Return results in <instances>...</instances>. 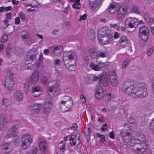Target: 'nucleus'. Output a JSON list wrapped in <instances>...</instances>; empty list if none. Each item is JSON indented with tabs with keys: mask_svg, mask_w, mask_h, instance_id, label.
Returning <instances> with one entry per match:
<instances>
[{
	"mask_svg": "<svg viewBox=\"0 0 154 154\" xmlns=\"http://www.w3.org/2000/svg\"><path fill=\"white\" fill-rule=\"evenodd\" d=\"M111 84L113 87L116 86L118 84V81L117 78L110 79Z\"/></svg>",
	"mask_w": 154,
	"mask_h": 154,
	"instance_id": "44",
	"label": "nucleus"
},
{
	"mask_svg": "<svg viewBox=\"0 0 154 154\" xmlns=\"http://www.w3.org/2000/svg\"><path fill=\"white\" fill-rule=\"evenodd\" d=\"M99 77H100V79L99 81V82L104 79L106 80V79L108 78L106 74L104 72L103 73L99 75Z\"/></svg>",
	"mask_w": 154,
	"mask_h": 154,
	"instance_id": "36",
	"label": "nucleus"
},
{
	"mask_svg": "<svg viewBox=\"0 0 154 154\" xmlns=\"http://www.w3.org/2000/svg\"><path fill=\"white\" fill-rule=\"evenodd\" d=\"M8 36L6 35H4L2 37L1 41L2 43H5L7 41Z\"/></svg>",
	"mask_w": 154,
	"mask_h": 154,
	"instance_id": "49",
	"label": "nucleus"
},
{
	"mask_svg": "<svg viewBox=\"0 0 154 154\" xmlns=\"http://www.w3.org/2000/svg\"><path fill=\"white\" fill-rule=\"evenodd\" d=\"M9 144L8 143H3L2 146V149L3 150H7L8 149Z\"/></svg>",
	"mask_w": 154,
	"mask_h": 154,
	"instance_id": "51",
	"label": "nucleus"
},
{
	"mask_svg": "<svg viewBox=\"0 0 154 154\" xmlns=\"http://www.w3.org/2000/svg\"><path fill=\"white\" fill-rule=\"evenodd\" d=\"M131 146H133V148H131V149L134 152H137L140 151L141 150V148L139 147H136V146L130 144Z\"/></svg>",
	"mask_w": 154,
	"mask_h": 154,
	"instance_id": "45",
	"label": "nucleus"
},
{
	"mask_svg": "<svg viewBox=\"0 0 154 154\" xmlns=\"http://www.w3.org/2000/svg\"><path fill=\"white\" fill-rule=\"evenodd\" d=\"M139 36L143 41L146 42L148 41L149 35V32L148 29L142 26L139 28Z\"/></svg>",
	"mask_w": 154,
	"mask_h": 154,
	"instance_id": "6",
	"label": "nucleus"
},
{
	"mask_svg": "<svg viewBox=\"0 0 154 154\" xmlns=\"http://www.w3.org/2000/svg\"><path fill=\"white\" fill-rule=\"evenodd\" d=\"M21 146L24 149H27L30 145L32 142V139L29 134L23 135L21 138Z\"/></svg>",
	"mask_w": 154,
	"mask_h": 154,
	"instance_id": "7",
	"label": "nucleus"
},
{
	"mask_svg": "<svg viewBox=\"0 0 154 154\" xmlns=\"http://www.w3.org/2000/svg\"><path fill=\"white\" fill-rule=\"evenodd\" d=\"M122 91L134 98H143L147 94V87L145 83H142L138 84L137 88H134L132 82H126L122 86Z\"/></svg>",
	"mask_w": 154,
	"mask_h": 154,
	"instance_id": "1",
	"label": "nucleus"
},
{
	"mask_svg": "<svg viewBox=\"0 0 154 154\" xmlns=\"http://www.w3.org/2000/svg\"><path fill=\"white\" fill-rule=\"evenodd\" d=\"M111 94L110 93H107L106 94L105 97V101L106 102H109L111 100Z\"/></svg>",
	"mask_w": 154,
	"mask_h": 154,
	"instance_id": "46",
	"label": "nucleus"
},
{
	"mask_svg": "<svg viewBox=\"0 0 154 154\" xmlns=\"http://www.w3.org/2000/svg\"><path fill=\"white\" fill-rule=\"evenodd\" d=\"M95 96L97 99L99 100L102 99L105 94L104 92L102 86L98 85L96 86Z\"/></svg>",
	"mask_w": 154,
	"mask_h": 154,
	"instance_id": "13",
	"label": "nucleus"
},
{
	"mask_svg": "<svg viewBox=\"0 0 154 154\" xmlns=\"http://www.w3.org/2000/svg\"><path fill=\"white\" fill-rule=\"evenodd\" d=\"M96 50L95 49L91 48L89 50V54L90 56L93 58L96 57L95 55Z\"/></svg>",
	"mask_w": 154,
	"mask_h": 154,
	"instance_id": "40",
	"label": "nucleus"
},
{
	"mask_svg": "<svg viewBox=\"0 0 154 154\" xmlns=\"http://www.w3.org/2000/svg\"><path fill=\"white\" fill-rule=\"evenodd\" d=\"M19 16L20 17L21 20L23 21H26L25 19V14L22 12H20L19 13Z\"/></svg>",
	"mask_w": 154,
	"mask_h": 154,
	"instance_id": "48",
	"label": "nucleus"
},
{
	"mask_svg": "<svg viewBox=\"0 0 154 154\" xmlns=\"http://www.w3.org/2000/svg\"><path fill=\"white\" fill-rule=\"evenodd\" d=\"M119 42L121 46L124 48L128 44V39L126 36H122L120 38Z\"/></svg>",
	"mask_w": 154,
	"mask_h": 154,
	"instance_id": "24",
	"label": "nucleus"
},
{
	"mask_svg": "<svg viewBox=\"0 0 154 154\" xmlns=\"http://www.w3.org/2000/svg\"><path fill=\"white\" fill-rule=\"evenodd\" d=\"M109 75L110 79L117 78L116 72L114 71L110 72Z\"/></svg>",
	"mask_w": 154,
	"mask_h": 154,
	"instance_id": "50",
	"label": "nucleus"
},
{
	"mask_svg": "<svg viewBox=\"0 0 154 154\" xmlns=\"http://www.w3.org/2000/svg\"><path fill=\"white\" fill-rule=\"evenodd\" d=\"M35 68L36 69H38L40 67L43 66V61L38 60V62L35 63Z\"/></svg>",
	"mask_w": 154,
	"mask_h": 154,
	"instance_id": "42",
	"label": "nucleus"
},
{
	"mask_svg": "<svg viewBox=\"0 0 154 154\" xmlns=\"http://www.w3.org/2000/svg\"><path fill=\"white\" fill-rule=\"evenodd\" d=\"M40 79L41 83L43 85H45L48 82L46 76H42Z\"/></svg>",
	"mask_w": 154,
	"mask_h": 154,
	"instance_id": "39",
	"label": "nucleus"
},
{
	"mask_svg": "<svg viewBox=\"0 0 154 154\" xmlns=\"http://www.w3.org/2000/svg\"><path fill=\"white\" fill-rule=\"evenodd\" d=\"M100 83H101L104 86H107L109 84V81L108 78L106 79H104L100 82Z\"/></svg>",
	"mask_w": 154,
	"mask_h": 154,
	"instance_id": "41",
	"label": "nucleus"
},
{
	"mask_svg": "<svg viewBox=\"0 0 154 154\" xmlns=\"http://www.w3.org/2000/svg\"><path fill=\"white\" fill-rule=\"evenodd\" d=\"M145 140V136L143 134L138 133L132 137L131 143L139 144Z\"/></svg>",
	"mask_w": 154,
	"mask_h": 154,
	"instance_id": "11",
	"label": "nucleus"
},
{
	"mask_svg": "<svg viewBox=\"0 0 154 154\" xmlns=\"http://www.w3.org/2000/svg\"><path fill=\"white\" fill-rule=\"evenodd\" d=\"M78 59L76 53L72 51H64L63 52V60L64 63L73 61L76 63Z\"/></svg>",
	"mask_w": 154,
	"mask_h": 154,
	"instance_id": "4",
	"label": "nucleus"
},
{
	"mask_svg": "<svg viewBox=\"0 0 154 154\" xmlns=\"http://www.w3.org/2000/svg\"><path fill=\"white\" fill-rule=\"evenodd\" d=\"M72 105V100L68 101L62 100L60 102V108L62 112H65L68 111Z\"/></svg>",
	"mask_w": 154,
	"mask_h": 154,
	"instance_id": "9",
	"label": "nucleus"
},
{
	"mask_svg": "<svg viewBox=\"0 0 154 154\" xmlns=\"http://www.w3.org/2000/svg\"><path fill=\"white\" fill-rule=\"evenodd\" d=\"M48 91L49 94L51 97L54 96V94H57L60 92V90L58 88V84L55 81L49 82L48 84Z\"/></svg>",
	"mask_w": 154,
	"mask_h": 154,
	"instance_id": "5",
	"label": "nucleus"
},
{
	"mask_svg": "<svg viewBox=\"0 0 154 154\" xmlns=\"http://www.w3.org/2000/svg\"><path fill=\"white\" fill-rule=\"evenodd\" d=\"M61 63V61L59 59H57L54 60V64L55 66H59Z\"/></svg>",
	"mask_w": 154,
	"mask_h": 154,
	"instance_id": "55",
	"label": "nucleus"
},
{
	"mask_svg": "<svg viewBox=\"0 0 154 154\" xmlns=\"http://www.w3.org/2000/svg\"><path fill=\"white\" fill-rule=\"evenodd\" d=\"M131 11L132 12L137 14H140V11L138 7L136 5H134L131 8Z\"/></svg>",
	"mask_w": 154,
	"mask_h": 154,
	"instance_id": "31",
	"label": "nucleus"
},
{
	"mask_svg": "<svg viewBox=\"0 0 154 154\" xmlns=\"http://www.w3.org/2000/svg\"><path fill=\"white\" fill-rule=\"evenodd\" d=\"M125 16V13H122L120 9L117 12V18L118 19H122Z\"/></svg>",
	"mask_w": 154,
	"mask_h": 154,
	"instance_id": "37",
	"label": "nucleus"
},
{
	"mask_svg": "<svg viewBox=\"0 0 154 154\" xmlns=\"http://www.w3.org/2000/svg\"><path fill=\"white\" fill-rule=\"evenodd\" d=\"M150 131L154 134V124L151 123L149 126Z\"/></svg>",
	"mask_w": 154,
	"mask_h": 154,
	"instance_id": "56",
	"label": "nucleus"
},
{
	"mask_svg": "<svg viewBox=\"0 0 154 154\" xmlns=\"http://www.w3.org/2000/svg\"><path fill=\"white\" fill-rule=\"evenodd\" d=\"M29 60V58H26L25 61V66L27 70H32L34 69L35 67V63L30 62Z\"/></svg>",
	"mask_w": 154,
	"mask_h": 154,
	"instance_id": "23",
	"label": "nucleus"
},
{
	"mask_svg": "<svg viewBox=\"0 0 154 154\" xmlns=\"http://www.w3.org/2000/svg\"><path fill=\"white\" fill-rule=\"evenodd\" d=\"M97 63L99 66H100V68L101 69H103V68L104 67V66H106L109 65V63L105 62L104 63H103L101 62V61L99 62L98 63Z\"/></svg>",
	"mask_w": 154,
	"mask_h": 154,
	"instance_id": "47",
	"label": "nucleus"
},
{
	"mask_svg": "<svg viewBox=\"0 0 154 154\" xmlns=\"http://www.w3.org/2000/svg\"><path fill=\"white\" fill-rule=\"evenodd\" d=\"M154 50V47L149 48L148 50V52H147L148 55L149 56L151 55V54L153 53Z\"/></svg>",
	"mask_w": 154,
	"mask_h": 154,
	"instance_id": "58",
	"label": "nucleus"
},
{
	"mask_svg": "<svg viewBox=\"0 0 154 154\" xmlns=\"http://www.w3.org/2000/svg\"><path fill=\"white\" fill-rule=\"evenodd\" d=\"M125 25L130 28L136 27L138 24L137 19L135 17H129L127 18L125 22Z\"/></svg>",
	"mask_w": 154,
	"mask_h": 154,
	"instance_id": "12",
	"label": "nucleus"
},
{
	"mask_svg": "<svg viewBox=\"0 0 154 154\" xmlns=\"http://www.w3.org/2000/svg\"><path fill=\"white\" fill-rule=\"evenodd\" d=\"M38 146L39 149L42 152H46L47 146V144L45 141H42L40 142Z\"/></svg>",
	"mask_w": 154,
	"mask_h": 154,
	"instance_id": "25",
	"label": "nucleus"
},
{
	"mask_svg": "<svg viewBox=\"0 0 154 154\" xmlns=\"http://www.w3.org/2000/svg\"><path fill=\"white\" fill-rule=\"evenodd\" d=\"M20 20L19 17H17L15 19V24H19L20 23Z\"/></svg>",
	"mask_w": 154,
	"mask_h": 154,
	"instance_id": "64",
	"label": "nucleus"
},
{
	"mask_svg": "<svg viewBox=\"0 0 154 154\" xmlns=\"http://www.w3.org/2000/svg\"><path fill=\"white\" fill-rule=\"evenodd\" d=\"M14 97L18 101L21 100L23 97V95L20 91L17 90L14 94Z\"/></svg>",
	"mask_w": 154,
	"mask_h": 154,
	"instance_id": "27",
	"label": "nucleus"
},
{
	"mask_svg": "<svg viewBox=\"0 0 154 154\" xmlns=\"http://www.w3.org/2000/svg\"><path fill=\"white\" fill-rule=\"evenodd\" d=\"M89 66L95 71H98L100 69V68L99 66L93 63H91L89 65Z\"/></svg>",
	"mask_w": 154,
	"mask_h": 154,
	"instance_id": "33",
	"label": "nucleus"
},
{
	"mask_svg": "<svg viewBox=\"0 0 154 154\" xmlns=\"http://www.w3.org/2000/svg\"><path fill=\"white\" fill-rule=\"evenodd\" d=\"M79 134H77L76 135H71L69 140L71 146L75 145L77 144H79L80 143V140L79 139Z\"/></svg>",
	"mask_w": 154,
	"mask_h": 154,
	"instance_id": "17",
	"label": "nucleus"
},
{
	"mask_svg": "<svg viewBox=\"0 0 154 154\" xmlns=\"http://www.w3.org/2000/svg\"><path fill=\"white\" fill-rule=\"evenodd\" d=\"M38 148L36 147H35L32 151L31 154H36L38 151Z\"/></svg>",
	"mask_w": 154,
	"mask_h": 154,
	"instance_id": "63",
	"label": "nucleus"
},
{
	"mask_svg": "<svg viewBox=\"0 0 154 154\" xmlns=\"http://www.w3.org/2000/svg\"><path fill=\"white\" fill-rule=\"evenodd\" d=\"M75 63H74L73 64H71V65L66 63L65 65L66 67L70 71L73 70L75 68Z\"/></svg>",
	"mask_w": 154,
	"mask_h": 154,
	"instance_id": "32",
	"label": "nucleus"
},
{
	"mask_svg": "<svg viewBox=\"0 0 154 154\" xmlns=\"http://www.w3.org/2000/svg\"><path fill=\"white\" fill-rule=\"evenodd\" d=\"M37 52L35 49H32L29 50L27 54V56L26 58H29V60L33 63V61L36 60Z\"/></svg>",
	"mask_w": 154,
	"mask_h": 154,
	"instance_id": "15",
	"label": "nucleus"
},
{
	"mask_svg": "<svg viewBox=\"0 0 154 154\" xmlns=\"http://www.w3.org/2000/svg\"><path fill=\"white\" fill-rule=\"evenodd\" d=\"M140 143L142 149H143L144 150H146L147 149L148 146V142L146 140V139Z\"/></svg>",
	"mask_w": 154,
	"mask_h": 154,
	"instance_id": "30",
	"label": "nucleus"
},
{
	"mask_svg": "<svg viewBox=\"0 0 154 154\" xmlns=\"http://www.w3.org/2000/svg\"><path fill=\"white\" fill-rule=\"evenodd\" d=\"M52 105V102L49 98L46 99L43 106L42 111L45 115L48 114L51 111V107Z\"/></svg>",
	"mask_w": 154,
	"mask_h": 154,
	"instance_id": "10",
	"label": "nucleus"
},
{
	"mask_svg": "<svg viewBox=\"0 0 154 154\" xmlns=\"http://www.w3.org/2000/svg\"><path fill=\"white\" fill-rule=\"evenodd\" d=\"M21 51V49L17 47L11 48V45L7 46L6 49V52L8 55H10L11 53H14L16 54H20Z\"/></svg>",
	"mask_w": 154,
	"mask_h": 154,
	"instance_id": "18",
	"label": "nucleus"
},
{
	"mask_svg": "<svg viewBox=\"0 0 154 154\" xmlns=\"http://www.w3.org/2000/svg\"><path fill=\"white\" fill-rule=\"evenodd\" d=\"M87 17L86 14H84L83 15L81 16L80 17V19L79 20V21H81L82 20H85L86 19Z\"/></svg>",
	"mask_w": 154,
	"mask_h": 154,
	"instance_id": "62",
	"label": "nucleus"
},
{
	"mask_svg": "<svg viewBox=\"0 0 154 154\" xmlns=\"http://www.w3.org/2000/svg\"><path fill=\"white\" fill-rule=\"evenodd\" d=\"M18 129V128L15 125L12 126L7 132V137L8 138L12 137L15 136L16 133L17 132Z\"/></svg>",
	"mask_w": 154,
	"mask_h": 154,
	"instance_id": "20",
	"label": "nucleus"
},
{
	"mask_svg": "<svg viewBox=\"0 0 154 154\" xmlns=\"http://www.w3.org/2000/svg\"><path fill=\"white\" fill-rule=\"evenodd\" d=\"M129 63V61H125L123 62L122 66V69H125L126 68V66L128 65V63Z\"/></svg>",
	"mask_w": 154,
	"mask_h": 154,
	"instance_id": "60",
	"label": "nucleus"
},
{
	"mask_svg": "<svg viewBox=\"0 0 154 154\" xmlns=\"http://www.w3.org/2000/svg\"><path fill=\"white\" fill-rule=\"evenodd\" d=\"M91 131V130L90 128L85 127V131L87 135H89Z\"/></svg>",
	"mask_w": 154,
	"mask_h": 154,
	"instance_id": "59",
	"label": "nucleus"
},
{
	"mask_svg": "<svg viewBox=\"0 0 154 154\" xmlns=\"http://www.w3.org/2000/svg\"><path fill=\"white\" fill-rule=\"evenodd\" d=\"M41 105L38 103H34L29 106L30 109L33 112L38 113L40 111Z\"/></svg>",
	"mask_w": 154,
	"mask_h": 154,
	"instance_id": "22",
	"label": "nucleus"
},
{
	"mask_svg": "<svg viewBox=\"0 0 154 154\" xmlns=\"http://www.w3.org/2000/svg\"><path fill=\"white\" fill-rule=\"evenodd\" d=\"M3 104L6 107H8L10 105V103L6 98H3L2 100Z\"/></svg>",
	"mask_w": 154,
	"mask_h": 154,
	"instance_id": "43",
	"label": "nucleus"
},
{
	"mask_svg": "<svg viewBox=\"0 0 154 154\" xmlns=\"http://www.w3.org/2000/svg\"><path fill=\"white\" fill-rule=\"evenodd\" d=\"M110 26L111 27L115 28L116 29L118 30L119 29V25L118 23H112L110 24Z\"/></svg>",
	"mask_w": 154,
	"mask_h": 154,
	"instance_id": "53",
	"label": "nucleus"
},
{
	"mask_svg": "<svg viewBox=\"0 0 154 154\" xmlns=\"http://www.w3.org/2000/svg\"><path fill=\"white\" fill-rule=\"evenodd\" d=\"M145 20L146 22H148L149 24L154 25V19L150 18L148 19H146L145 18Z\"/></svg>",
	"mask_w": 154,
	"mask_h": 154,
	"instance_id": "54",
	"label": "nucleus"
},
{
	"mask_svg": "<svg viewBox=\"0 0 154 154\" xmlns=\"http://www.w3.org/2000/svg\"><path fill=\"white\" fill-rule=\"evenodd\" d=\"M7 120L4 116L0 118V130L2 129L5 126Z\"/></svg>",
	"mask_w": 154,
	"mask_h": 154,
	"instance_id": "29",
	"label": "nucleus"
},
{
	"mask_svg": "<svg viewBox=\"0 0 154 154\" xmlns=\"http://www.w3.org/2000/svg\"><path fill=\"white\" fill-rule=\"evenodd\" d=\"M13 142L15 145H17L20 143V139L18 137H17L15 139H14L13 140Z\"/></svg>",
	"mask_w": 154,
	"mask_h": 154,
	"instance_id": "57",
	"label": "nucleus"
},
{
	"mask_svg": "<svg viewBox=\"0 0 154 154\" xmlns=\"http://www.w3.org/2000/svg\"><path fill=\"white\" fill-rule=\"evenodd\" d=\"M80 98L82 103H85L86 102L85 98L83 95L81 94L80 95Z\"/></svg>",
	"mask_w": 154,
	"mask_h": 154,
	"instance_id": "61",
	"label": "nucleus"
},
{
	"mask_svg": "<svg viewBox=\"0 0 154 154\" xmlns=\"http://www.w3.org/2000/svg\"><path fill=\"white\" fill-rule=\"evenodd\" d=\"M110 35H111V32L109 28L107 27H101L98 30V37Z\"/></svg>",
	"mask_w": 154,
	"mask_h": 154,
	"instance_id": "16",
	"label": "nucleus"
},
{
	"mask_svg": "<svg viewBox=\"0 0 154 154\" xmlns=\"http://www.w3.org/2000/svg\"><path fill=\"white\" fill-rule=\"evenodd\" d=\"M66 142L62 140L59 144V148L60 149L64 150L65 149Z\"/></svg>",
	"mask_w": 154,
	"mask_h": 154,
	"instance_id": "38",
	"label": "nucleus"
},
{
	"mask_svg": "<svg viewBox=\"0 0 154 154\" xmlns=\"http://www.w3.org/2000/svg\"><path fill=\"white\" fill-rule=\"evenodd\" d=\"M15 78L13 76V73L11 71H8L5 80L4 86L8 91H11L13 89L15 83Z\"/></svg>",
	"mask_w": 154,
	"mask_h": 154,
	"instance_id": "3",
	"label": "nucleus"
},
{
	"mask_svg": "<svg viewBox=\"0 0 154 154\" xmlns=\"http://www.w3.org/2000/svg\"><path fill=\"white\" fill-rule=\"evenodd\" d=\"M29 35L27 32L25 31L23 32L21 35V38L23 40L27 39L30 38Z\"/></svg>",
	"mask_w": 154,
	"mask_h": 154,
	"instance_id": "35",
	"label": "nucleus"
},
{
	"mask_svg": "<svg viewBox=\"0 0 154 154\" xmlns=\"http://www.w3.org/2000/svg\"><path fill=\"white\" fill-rule=\"evenodd\" d=\"M106 56L107 54L106 52L100 50L97 52L96 58H97L100 57H106Z\"/></svg>",
	"mask_w": 154,
	"mask_h": 154,
	"instance_id": "28",
	"label": "nucleus"
},
{
	"mask_svg": "<svg viewBox=\"0 0 154 154\" xmlns=\"http://www.w3.org/2000/svg\"><path fill=\"white\" fill-rule=\"evenodd\" d=\"M99 43L102 45H105L110 44L113 40V36L112 34L98 37Z\"/></svg>",
	"mask_w": 154,
	"mask_h": 154,
	"instance_id": "8",
	"label": "nucleus"
},
{
	"mask_svg": "<svg viewBox=\"0 0 154 154\" xmlns=\"http://www.w3.org/2000/svg\"><path fill=\"white\" fill-rule=\"evenodd\" d=\"M23 89L26 94H28L29 92V83L26 82L24 84Z\"/></svg>",
	"mask_w": 154,
	"mask_h": 154,
	"instance_id": "34",
	"label": "nucleus"
},
{
	"mask_svg": "<svg viewBox=\"0 0 154 154\" xmlns=\"http://www.w3.org/2000/svg\"><path fill=\"white\" fill-rule=\"evenodd\" d=\"M31 92L32 96L34 97H38L42 94V88L39 86H33Z\"/></svg>",
	"mask_w": 154,
	"mask_h": 154,
	"instance_id": "21",
	"label": "nucleus"
},
{
	"mask_svg": "<svg viewBox=\"0 0 154 154\" xmlns=\"http://www.w3.org/2000/svg\"><path fill=\"white\" fill-rule=\"evenodd\" d=\"M51 52L55 55L59 56L61 54L63 50V46L61 45H54L50 48Z\"/></svg>",
	"mask_w": 154,
	"mask_h": 154,
	"instance_id": "14",
	"label": "nucleus"
},
{
	"mask_svg": "<svg viewBox=\"0 0 154 154\" xmlns=\"http://www.w3.org/2000/svg\"><path fill=\"white\" fill-rule=\"evenodd\" d=\"M117 6V4L115 2H112L110 4L108 9V11L110 14L114 13L116 11V7Z\"/></svg>",
	"mask_w": 154,
	"mask_h": 154,
	"instance_id": "26",
	"label": "nucleus"
},
{
	"mask_svg": "<svg viewBox=\"0 0 154 154\" xmlns=\"http://www.w3.org/2000/svg\"><path fill=\"white\" fill-rule=\"evenodd\" d=\"M129 126L128 124L126 123L124 125L123 128L120 132V136L122 140L125 142L128 143L131 141L132 135L131 133Z\"/></svg>",
	"mask_w": 154,
	"mask_h": 154,
	"instance_id": "2",
	"label": "nucleus"
},
{
	"mask_svg": "<svg viewBox=\"0 0 154 154\" xmlns=\"http://www.w3.org/2000/svg\"><path fill=\"white\" fill-rule=\"evenodd\" d=\"M39 72L38 70H36L34 71L31 75L30 78V81L33 83L38 82L39 79Z\"/></svg>",
	"mask_w": 154,
	"mask_h": 154,
	"instance_id": "19",
	"label": "nucleus"
},
{
	"mask_svg": "<svg viewBox=\"0 0 154 154\" xmlns=\"http://www.w3.org/2000/svg\"><path fill=\"white\" fill-rule=\"evenodd\" d=\"M81 5L80 3H74L72 5V7L74 9H79L81 8Z\"/></svg>",
	"mask_w": 154,
	"mask_h": 154,
	"instance_id": "52",
	"label": "nucleus"
}]
</instances>
